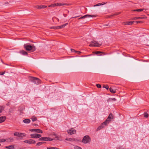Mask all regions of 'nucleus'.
I'll return each instance as SVG.
<instances>
[{
    "label": "nucleus",
    "mask_w": 149,
    "mask_h": 149,
    "mask_svg": "<svg viewBox=\"0 0 149 149\" xmlns=\"http://www.w3.org/2000/svg\"><path fill=\"white\" fill-rule=\"evenodd\" d=\"M113 118V116L112 113H110L107 119H106V121L102 123L100 126H99L97 128V130H99L101 129L104 128V126L107 125V124L109 123L110 121Z\"/></svg>",
    "instance_id": "1"
},
{
    "label": "nucleus",
    "mask_w": 149,
    "mask_h": 149,
    "mask_svg": "<svg viewBox=\"0 0 149 149\" xmlns=\"http://www.w3.org/2000/svg\"><path fill=\"white\" fill-rule=\"evenodd\" d=\"M24 48L27 51H31L33 52L36 50V47L34 45H31L27 44H25L24 45Z\"/></svg>",
    "instance_id": "2"
},
{
    "label": "nucleus",
    "mask_w": 149,
    "mask_h": 149,
    "mask_svg": "<svg viewBox=\"0 0 149 149\" xmlns=\"http://www.w3.org/2000/svg\"><path fill=\"white\" fill-rule=\"evenodd\" d=\"M29 78L31 81L33 82L35 84H38L41 82V81L37 78L30 76Z\"/></svg>",
    "instance_id": "3"
},
{
    "label": "nucleus",
    "mask_w": 149,
    "mask_h": 149,
    "mask_svg": "<svg viewBox=\"0 0 149 149\" xmlns=\"http://www.w3.org/2000/svg\"><path fill=\"white\" fill-rule=\"evenodd\" d=\"M91 139L88 135H86L85 136L82 140V142L84 143H87L91 142Z\"/></svg>",
    "instance_id": "4"
},
{
    "label": "nucleus",
    "mask_w": 149,
    "mask_h": 149,
    "mask_svg": "<svg viewBox=\"0 0 149 149\" xmlns=\"http://www.w3.org/2000/svg\"><path fill=\"white\" fill-rule=\"evenodd\" d=\"M102 43H99L97 42L93 41H91L90 44L89 46L91 47H100L102 45Z\"/></svg>",
    "instance_id": "5"
},
{
    "label": "nucleus",
    "mask_w": 149,
    "mask_h": 149,
    "mask_svg": "<svg viewBox=\"0 0 149 149\" xmlns=\"http://www.w3.org/2000/svg\"><path fill=\"white\" fill-rule=\"evenodd\" d=\"M53 140V139L49 137H42L40 138L38 140L39 141H52Z\"/></svg>",
    "instance_id": "6"
},
{
    "label": "nucleus",
    "mask_w": 149,
    "mask_h": 149,
    "mask_svg": "<svg viewBox=\"0 0 149 149\" xmlns=\"http://www.w3.org/2000/svg\"><path fill=\"white\" fill-rule=\"evenodd\" d=\"M30 136L31 138L35 139L40 138L42 136L41 134L37 133L31 134Z\"/></svg>",
    "instance_id": "7"
},
{
    "label": "nucleus",
    "mask_w": 149,
    "mask_h": 149,
    "mask_svg": "<svg viewBox=\"0 0 149 149\" xmlns=\"http://www.w3.org/2000/svg\"><path fill=\"white\" fill-rule=\"evenodd\" d=\"M23 142L25 143L29 144H35L36 143V141L32 139L26 140L24 141Z\"/></svg>",
    "instance_id": "8"
},
{
    "label": "nucleus",
    "mask_w": 149,
    "mask_h": 149,
    "mask_svg": "<svg viewBox=\"0 0 149 149\" xmlns=\"http://www.w3.org/2000/svg\"><path fill=\"white\" fill-rule=\"evenodd\" d=\"M30 131L33 132H37L39 133H42L43 132L41 130L38 129H31L30 130Z\"/></svg>",
    "instance_id": "9"
},
{
    "label": "nucleus",
    "mask_w": 149,
    "mask_h": 149,
    "mask_svg": "<svg viewBox=\"0 0 149 149\" xmlns=\"http://www.w3.org/2000/svg\"><path fill=\"white\" fill-rule=\"evenodd\" d=\"M67 132L68 134L70 135L75 134L76 132V130L73 128H72L70 130H68Z\"/></svg>",
    "instance_id": "10"
},
{
    "label": "nucleus",
    "mask_w": 149,
    "mask_h": 149,
    "mask_svg": "<svg viewBox=\"0 0 149 149\" xmlns=\"http://www.w3.org/2000/svg\"><path fill=\"white\" fill-rule=\"evenodd\" d=\"M96 15H85L83 16H82L80 18H79L78 19H84L86 18L87 17H96Z\"/></svg>",
    "instance_id": "11"
},
{
    "label": "nucleus",
    "mask_w": 149,
    "mask_h": 149,
    "mask_svg": "<svg viewBox=\"0 0 149 149\" xmlns=\"http://www.w3.org/2000/svg\"><path fill=\"white\" fill-rule=\"evenodd\" d=\"M47 6L45 5H36L34 7L38 9H44L47 7Z\"/></svg>",
    "instance_id": "12"
},
{
    "label": "nucleus",
    "mask_w": 149,
    "mask_h": 149,
    "mask_svg": "<svg viewBox=\"0 0 149 149\" xmlns=\"http://www.w3.org/2000/svg\"><path fill=\"white\" fill-rule=\"evenodd\" d=\"M57 6H63L66 5L67 6H70L71 5V4H67L66 3H56Z\"/></svg>",
    "instance_id": "13"
},
{
    "label": "nucleus",
    "mask_w": 149,
    "mask_h": 149,
    "mask_svg": "<svg viewBox=\"0 0 149 149\" xmlns=\"http://www.w3.org/2000/svg\"><path fill=\"white\" fill-rule=\"evenodd\" d=\"M93 53L95 54H100L99 55L100 56L104 55H105V54L104 53V52L100 51L94 52H93Z\"/></svg>",
    "instance_id": "14"
},
{
    "label": "nucleus",
    "mask_w": 149,
    "mask_h": 149,
    "mask_svg": "<svg viewBox=\"0 0 149 149\" xmlns=\"http://www.w3.org/2000/svg\"><path fill=\"white\" fill-rule=\"evenodd\" d=\"M68 24L67 23H65V24H63L62 25H61V26H57V27L56 28V29H62V28H63L64 27Z\"/></svg>",
    "instance_id": "15"
},
{
    "label": "nucleus",
    "mask_w": 149,
    "mask_h": 149,
    "mask_svg": "<svg viewBox=\"0 0 149 149\" xmlns=\"http://www.w3.org/2000/svg\"><path fill=\"white\" fill-rule=\"evenodd\" d=\"M77 139H75L74 138H66L65 139V140L69 141H76Z\"/></svg>",
    "instance_id": "16"
},
{
    "label": "nucleus",
    "mask_w": 149,
    "mask_h": 149,
    "mask_svg": "<svg viewBox=\"0 0 149 149\" xmlns=\"http://www.w3.org/2000/svg\"><path fill=\"white\" fill-rule=\"evenodd\" d=\"M147 18V17H134L132 19L133 20H136L137 19H143L144 18Z\"/></svg>",
    "instance_id": "17"
},
{
    "label": "nucleus",
    "mask_w": 149,
    "mask_h": 149,
    "mask_svg": "<svg viewBox=\"0 0 149 149\" xmlns=\"http://www.w3.org/2000/svg\"><path fill=\"white\" fill-rule=\"evenodd\" d=\"M6 119V117L5 116L1 117V123L4 122Z\"/></svg>",
    "instance_id": "18"
},
{
    "label": "nucleus",
    "mask_w": 149,
    "mask_h": 149,
    "mask_svg": "<svg viewBox=\"0 0 149 149\" xmlns=\"http://www.w3.org/2000/svg\"><path fill=\"white\" fill-rule=\"evenodd\" d=\"M20 53L22 54V55H27L28 54H27V53L24 51V50H22V51H20Z\"/></svg>",
    "instance_id": "19"
},
{
    "label": "nucleus",
    "mask_w": 149,
    "mask_h": 149,
    "mask_svg": "<svg viewBox=\"0 0 149 149\" xmlns=\"http://www.w3.org/2000/svg\"><path fill=\"white\" fill-rule=\"evenodd\" d=\"M45 143H46L45 142H43V141L38 142L37 143V144H36V146H40L41 145H42V144Z\"/></svg>",
    "instance_id": "20"
},
{
    "label": "nucleus",
    "mask_w": 149,
    "mask_h": 149,
    "mask_svg": "<svg viewBox=\"0 0 149 149\" xmlns=\"http://www.w3.org/2000/svg\"><path fill=\"white\" fill-rule=\"evenodd\" d=\"M134 22H124V24L125 25H130V24H133Z\"/></svg>",
    "instance_id": "21"
},
{
    "label": "nucleus",
    "mask_w": 149,
    "mask_h": 149,
    "mask_svg": "<svg viewBox=\"0 0 149 149\" xmlns=\"http://www.w3.org/2000/svg\"><path fill=\"white\" fill-rule=\"evenodd\" d=\"M6 148L8 149H14V145H11L7 146H6Z\"/></svg>",
    "instance_id": "22"
},
{
    "label": "nucleus",
    "mask_w": 149,
    "mask_h": 149,
    "mask_svg": "<svg viewBox=\"0 0 149 149\" xmlns=\"http://www.w3.org/2000/svg\"><path fill=\"white\" fill-rule=\"evenodd\" d=\"M23 122L25 123H29L30 122L31 120L29 119H25L23 120Z\"/></svg>",
    "instance_id": "23"
},
{
    "label": "nucleus",
    "mask_w": 149,
    "mask_h": 149,
    "mask_svg": "<svg viewBox=\"0 0 149 149\" xmlns=\"http://www.w3.org/2000/svg\"><path fill=\"white\" fill-rule=\"evenodd\" d=\"M26 136V134L24 133H19L18 136L19 137H22L23 136Z\"/></svg>",
    "instance_id": "24"
},
{
    "label": "nucleus",
    "mask_w": 149,
    "mask_h": 149,
    "mask_svg": "<svg viewBox=\"0 0 149 149\" xmlns=\"http://www.w3.org/2000/svg\"><path fill=\"white\" fill-rule=\"evenodd\" d=\"M105 4V3L104 2H102V3H98V4H97L95 5H94L93 6L94 7H96V6H101V5H104V4Z\"/></svg>",
    "instance_id": "25"
},
{
    "label": "nucleus",
    "mask_w": 149,
    "mask_h": 149,
    "mask_svg": "<svg viewBox=\"0 0 149 149\" xmlns=\"http://www.w3.org/2000/svg\"><path fill=\"white\" fill-rule=\"evenodd\" d=\"M56 6H57V5L56 3L50 5L48 6V7H54Z\"/></svg>",
    "instance_id": "26"
},
{
    "label": "nucleus",
    "mask_w": 149,
    "mask_h": 149,
    "mask_svg": "<svg viewBox=\"0 0 149 149\" xmlns=\"http://www.w3.org/2000/svg\"><path fill=\"white\" fill-rule=\"evenodd\" d=\"M31 119L33 122L36 121L37 120V118L35 116H33L31 118Z\"/></svg>",
    "instance_id": "27"
},
{
    "label": "nucleus",
    "mask_w": 149,
    "mask_h": 149,
    "mask_svg": "<svg viewBox=\"0 0 149 149\" xmlns=\"http://www.w3.org/2000/svg\"><path fill=\"white\" fill-rule=\"evenodd\" d=\"M109 90H110V91L112 93H116V90H113L112 88H111V87L109 88Z\"/></svg>",
    "instance_id": "28"
},
{
    "label": "nucleus",
    "mask_w": 149,
    "mask_h": 149,
    "mask_svg": "<svg viewBox=\"0 0 149 149\" xmlns=\"http://www.w3.org/2000/svg\"><path fill=\"white\" fill-rule=\"evenodd\" d=\"M144 10V9H139L136 10H133V11H138V12H140L143 11Z\"/></svg>",
    "instance_id": "29"
},
{
    "label": "nucleus",
    "mask_w": 149,
    "mask_h": 149,
    "mask_svg": "<svg viewBox=\"0 0 149 149\" xmlns=\"http://www.w3.org/2000/svg\"><path fill=\"white\" fill-rule=\"evenodd\" d=\"M74 148V149H82L81 147L77 146H75Z\"/></svg>",
    "instance_id": "30"
},
{
    "label": "nucleus",
    "mask_w": 149,
    "mask_h": 149,
    "mask_svg": "<svg viewBox=\"0 0 149 149\" xmlns=\"http://www.w3.org/2000/svg\"><path fill=\"white\" fill-rule=\"evenodd\" d=\"M47 149H59V148L56 147H47Z\"/></svg>",
    "instance_id": "31"
},
{
    "label": "nucleus",
    "mask_w": 149,
    "mask_h": 149,
    "mask_svg": "<svg viewBox=\"0 0 149 149\" xmlns=\"http://www.w3.org/2000/svg\"><path fill=\"white\" fill-rule=\"evenodd\" d=\"M103 87L104 88H105L107 89L108 90L109 89V87L107 85L106 86H105L104 85L103 86Z\"/></svg>",
    "instance_id": "32"
},
{
    "label": "nucleus",
    "mask_w": 149,
    "mask_h": 149,
    "mask_svg": "<svg viewBox=\"0 0 149 149\" xmlns=\"http://www.w3.org/2000/svg\"><path fill=\"white\" fill-rule=\"evenodd\" d=\"M9 140H10V141H7V142H12L13 141L14 139H13V138H10Z\"/></svg>",
    "instance_id": "33"
},
{
    "label": "nucleus",
    "mask_w": 149,
    "mask_h": 149,
    "mask_svg": "<svg viewBox=\"0 0 149 149\" xmlns=\"http://www.w3.org/2000/svg\"><path fill=\"white\" fill-rule=\"evenodd\" d=\"M109 101H111L112 100L113 101H116V98H110L109 99Z\"/></svg>",
    "instance_id": "34"
},
{
    "label": "nucleus",
    "mask_w": 149,
    "mask_h": 149,
    "mask_svg": "<svg viewBox=\"0 0 149 149\" xmlns=\"http://www.w3.org/2000/svg\"><path fill=\"white\" fill-rule=\"evenodd\" d=\"M144 116L145 117L147 118L148 116V114L146 113H145L144 114Z\"/></svg>",
    "instance_id": "35"
},
{
    "label": "nucleus",
    "mask_w": 149,
    "mask_h": 149,
    "mask_svg": "<svg viewBox=\"0 0 149 149\" xmlns=\"http://www.w3.org/2000/svg\"><path fill=\"white\" fill-rule=\"evenodd\" d=\"M19 134V132H15L14 134V136H18V134Z\"/></svg>",
    "instance_id": "36"
},
{
    "label": "nucleus",
    "mask_w": 149,
    "mask_h": 149,
    "mask_svg": "<svg viewBox=\"0 0 149 149\" xmlns=\"http://www.w3.org/2000/svg\"><path fill=\"white\" fill-rule=\"evenodd\" d=\"M96 86L98 88H100L101 87V86L100 84H96Z\"/></svg>",
    "instance_id": "37"
},
{
    "label": "nucleus",
    "mask_w": 149,
    "mask_h": 149,
    "mask_svg": "<svg viewBox=\"0 0 149 149\" xmlns=\"http://www.w3.org/2000/svg\"><path fill=\"white\" fill-rule=\"evenodd\" d=\"M52 136H56V137H55V138H58V136H56V134H55V133H53V134H52Z\"/></svg>",
    "instance_id": "38"
},
{
    "label": "nucleus",
    "mask_w": 149,
    "mask_h": 149,
    "mask_svg": "<svg viewBox=\"0 0 149 149\" xmlns=\"http://www.w3.org/2000/svg\"><path fill=\"white\" fill-rule=\"evenodd\" d=\"M6 141V140L5 139H1V142H5V141Z\"/></svg>",
    "instance_id": "39"
},
{
    "label": "nucleus",
    "mask_w": 149,
    "mask_h": 149,
    "mask_svg": "<svg viewBox=\"0 0 149 149\" xmlns=\"http://www.w3.org/2000/svg\"><path fill=\"white\" fill-rule=\"evenodd\" d=\"M4 107L1 106V112L2 111L4 110Z\"/></svg>",
    "instance_id": "40"
},
{
    "label": "nucleus",
    "mask_w": 149,
    "mask_h": 149,
    "mask_svg": "<svg viewBox=\"0 0 149 149\" xmlns=\"http://www.w3.org/2000/svg\"><path fill=\"white\" fill-rule=\"evenodd\" d=\"M136 23L137 24L138 23H142L143 22L141 21H136Z\"/></svg>",
    "instance_id": "41"
},
{
    "label": "nucleus",
    "mask_w": 149,
    "mask_h": 149,
    "mask_svg": "<svg viewBox=\"0 0 149 149\" xmlns=\"http://www.w3.org/2000/svg\"><path fill=\"white\" fill-rule=\"evenodd\" d=\"M56 27H57V26H53V27H51V29H56Z\"/></svg>",
    "instance_id": "42"
},
{
    "label": "nucleus",
    "mask_w": 149,
    "mask_h": 149,
    "mask_svg": "<svg viewBox=\"0 0 149 149\" xmlns=\"http://www.w3.org/2000/svg\"><path fill=\"white\" fill-rule=\"evenodd\" d=\"M5 71H4L3 72H1V75H3L5 73Z\"/></svg>",
    "instance_id": "43"
},
{
    "label": "nucleus",
    "mask_w": 149,
    "mask_h": 149,
    "mask_svg": "<svg viewBox=\"0 0 149 149\" xmlns=\"http://www.w3.org/2000/svg\"><path fill=\"white\" fill-rule=\"evenodd\" d=\"M71 50L72 52H76L75 51V50L73 49H71Z\"/></svg>",
    "instance_id": "44"
},
{
    "label": "nucleus",
    "mask_w": 149,
    "mask_h": 149,
    "mask_svg": "<svg viewBox=\"0 0 149 149\" xmlns=\"http://www.w3.org/2000/svg\"><path fill=\"white\" fill-rule=\"evenodd\" d=\"M79 17V16H75L74 17H72L71 18H76V17Z\"/></svg>",
    "instance_id": "45"
},
{
    "label": "nucleus",
    "mask_w": 149,
    "mask_h": 149,
    "mask_svg": "<svg viewBox=\"0 0 149 149\" xmlns=\"http://www.w3.org/2000/svg\"><path fill=\"white\" fill-rule=\"evenodd\" d=\"M119 13H116V14H115L114 15H118Z\"/></svg>",
    "instance_id": "46"
},
{
    "label": "nucleus",
    "mask_w": 149,
    "mask_h": 149,
    "mask_svg": "<svg viewBox=\"0 0 149 149\" xmlns=\"http://www.w3.org/2000/svg\"><path fill=\"white\" fill-rule=\"evenodd\" d=\"M63 16H64V17H66V16H67V15L66 14H63Z\"/></svg>",
    "instance_id": "47"
},
{
    "label": "nucleus",
    "mask_w": 149,
    "mask_h": 149,
    "mask_svg": "<svg viewBox=\"0 0 149 149\" xmlns=\"http://www.w3.org/2000/svg\"><path fill=\"white\" fill-rule=\"evenodd\" d=\"M34 125H35V126H37L38 125L36 124H34Z\"/></svg>",
    "instance_id": "48"
},
{
    "label": "nucleus",
    "mask_w": 149,
    "mask_h": 149,
    "mask_svg": "<svg viewBox=\"0 0 149 149\" xmlns=\"http://www.w3.org/2000/svg\"><path fill=\"white\" fill-rule=\"evenodd\" d=\"M77 52H78V54H79L80 53H81V52L79 51Z\"/></svg>",
    "instance_id": "49"
},
{
    "label": "nucleus",
    "mask_w": 149,
    "mask_h": 149,
    "mask_svg": "<svg viewBox=\"0 0 149 149\" xmlns=\"http://www.w3.org/2000/svg\"><path fill=\"white\" fill-rule=\"evenodd\" d=\"M68 12L69 13V11H68Z\"/></svg>",
    "instance_id": "50"
}]
</instances>
